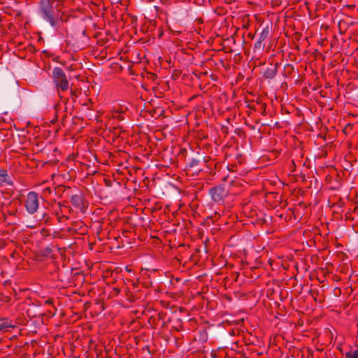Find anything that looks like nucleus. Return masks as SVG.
Instances as JSON below:
<instances>
[{
  "instance_id": "1",
  "label": "nucleus",
  "mask_w": 358,
  "mask_h": 358,
  "mask_svg": "<svg viewBox=\"0 0 358 358\" xmlns=\"http://www.w3.org/2000/svg\"><path fill=\"white\" fill-rule=\"evenodd\" d=\"M53 82L57 89L58 94L66 92L69 87V83L64 71L59 67L52 70Z\"/></svg>"
},
{
  "instance_id": "2",
  "label": "nucleus",
  "mask_w": 358,
  "mask_h": 358,
  "mask_svg": "<svg viewBox=\"0 0 358 358\" xmlns=\"http://www.w3.org/2000/svg\"><path fill=\"white\" fill-rule=\"evenodd\" d=\"M24 206L28 213L32 215L37 212L39 207V196L35 192L27 194L24 201Z\"/></svg>"
},
{
  "instance_id": "3",
  "label": "nucleus",
  "mask_w": 358,
  "mask_h": 358,
  "mask_svg": "<svg viewBox=\"0 0 358 358\" xmlns=\"http://www.w3.org/2000/svg\"><path fill=\"white\" fill-rule=\"evenodd\" d=\"M41 10L43 18L48 21L52 27H55L56 20L53 16V7L50 0H41Z\"/></svg>"
},
{
  "instance_id": "4",
  "label": "nucleus",
  "mask_w": 358,
  "mask_h": 358,
  "mask_svg": "<svg viewBox=\"0 0 358 358\" xmlns=\"http://www.w3.org/2000/svg\"><path fill=\"white\" fill-rule=\"evenodd\" d=\"M209 194L215 202L220 203L227 196L228 192L224 186L218 185L211 188L209 191Z\"/></svg>"
},
{
  "instance_id": "5",
  "label": "nucleus",
  "mask_w": 358,
  "mask_h": 358,
  "mask_svg": "<svg viewBox=\"0 0 358 358\" xmlns=\"http://www.w3.org/2000/svg\"><path fill=\"white\" fill-rule=\"evenodd\" d=\"M71 204L82 212H85V201L81 195L75 194L71 197Z\"/></svg>"
},
{
  "instance_id": "6",
  "label": "nucleus",
  "mask_w": 358,
  "mask_h": 358,
  "mask_svg": "<svg viewBox=\"0 0 358 358\" xmlns=\"http://www.w3.org/2000/svg\"><path fill=\"white\" fill-rule=\"evenodd\" d=\"M13 180L7 173V171L0 169V185H13Z\"/></svg>"
},
{
  "instance_id": "7",
  "label": "nucleus",
  "mask_w": 358,
  "mask_h": 358,
  "mask_svg": "<svg viewBox=\"0 0 358 358\" xmlns=\"http://www.w3.org/2000/svg\"><path fill=\"white\" fill-rule=\"evenodd\" d=\"M15 326L16 323L8 318L0 320V332L8 331L10 329L15 327Z\"/></svg>"
},
{
  "instance_id": "8",
  "label": "nucleus",
  "mask_w": 358,
  "mask_h": 358,
  "mask_svg": "<svg viewBox=\"0 0 358 358\" xmlns=\"http://www.w3.org/2000/svg\"><path fill=\"white\" fill-rule=\"evenodd\" d=\"M123 111L124 110L122 109V108H121L120 110L115 109L112 110V117L114 118H117L120 120H122L123 117H122L120 113H122Z\"/></svg>"
},
{
  "instance_id": "9",
  "label": "nucleus",
  "mask_w": 358,
  "mask_h": 358,
  "mask_svg": "<svg viewBox=\"0 0 358 358\" xmlns=\"http://www.w3.org/2000/svg\"><path fill=\"white\" fill-rule=\"evenodd\" d=\"M346 358H358V350H355L345 353Z\"/></svg>"
},
{
  "instance_id": "10",
  "label": "nucleus",
  "mask_w": 358,
  "mask_h": 358,
  "mask_svg": "<svg viewBox=\"0 0 358 358\" xmlns=\"http://www.w3.org/2000/svg\"><path fill=\"white\" fill-rule=\"evenodd\" d=\"M268 35V30L266 29H264L263 30V31L261 33L258 40L264 41L267 38Z\"/></svg>"
},
{
  "instance_id": "11",
  "label": "nucleus",
  "mask_w": 358,
  "mask_h": 358,
  "mask_svg": "<svg viewBox=\"0 0 358 358\" xmlns=\"http://www.w3.org/2000/svg\"><path fill=\"white\" fill-rule=\"evenodd\" d=\"M276 74V69H272L271 70L267 71L266 77V78H273Z\"/></svg>"
},
{
  "instance_id": "12",
  "label": "nucleus",
  "mask_w": 358,
  "mask_h": 358,
  "mask_svg": "<svg viewBox=\"0 0 358 358\" xmlns=\"http://www.w3.org/2000/svg\"><path fill=\"white\" fill-rule=\"evenodd\" d=\"M262 42L263 41H259V40L256 41L255 43V48H261Z\"/></svg>"
},
{
  "instance_id": "13",
  "label": "nucleus",
  "mask_w": 358,
  "mask_h": 358,
  "mask_svg": "<svg viewBox=\"0 0 358 358\" xmlns=\"http://www.w3.org/2000/svg\"><path fill=\"white\" fill-rule=\"evenodd\" d=\"M196 163H197V161L193 160L192 162L191 163V166L194 165Z\"/></svg>"
},
{
  "instance_id": "14",
  "label": "nucleus",
  "mask_w": 358,
  "mask_h": 358,
  "mask_svg": "<svg viewBox=\"0 0 358 358\" xmlns=\"http://www.w3.org/2000/svg\"><path fill=\"white\" fill-rule=\"evenodd\" d=\"M45 191H47L48 192H50V188L48 187L45 189Z\"/></svg>"
}]
</instances>
